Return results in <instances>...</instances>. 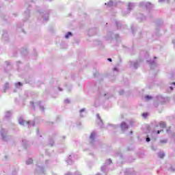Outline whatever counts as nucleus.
Returning a JSON list of instances; mask_svg holds the SVG:
<instances>
[{
	"instance_id": "obj_1",
	"label": "nucleus",
	"mask_w": 175,
	"mask_h": 175,
	"mask_svg": "<svg viewBox=\"0 0 175 175\" xmlns=\"http://www.w3.org/2000/svg\"><path fill=\"white\" fill-rule=\"evenodd\" d=\"M95 136H96V134L94 132H92L90 136V139H91V140L92 142H94V140H95Z\"/></svg>"
},
{
	"instance_id": "obj_2",
	"label": "nucleus",
	"mask_w": 175,
	"mask_h": 175,
	"mask_svg": "<svg viewBox=\"0 0 175 175\" xmlns=\"http://www.w3.org/2000/svg\"><path fill=\"white\" fill-rule=\"evenodd\" d=\"M27 165H32V163H33V160H32V159H29L27 161H26Z\"/></svg>"
},
{
	"instance_id": "obj_3",
	"label": "nucleus",
	"mask_w": 175,
	"mask_h": 175,
	"mask_svg": "<svg viewBox=\"0 0 175 175\" xmlns=\"http://www.w3.org/2000/svg\"><path fill=\"white\" fill-rule=\"evenodd\" d=\"M159 125H160L161 128H166V123H165L163 122H160Z\"/></svg>"
},
{
	"instance_id": "obj_4",
	"label": "nucleus",
	"mask_w": 175,
	"mask_h": 175,
	"mask_svg": "<svg viewBox=\"0 0 175 175\" xmlns=\"http://www.w3.org/2000/svg\"><path fill=\"white\" fill-rule=\"evenodd\" d=\"M69 36H72V33H71V32H68V33L65 36L66 39H69Z\"/></svg>"
},
{
	"instance_id": "obj_5",
	"label": "nucleus",
	"mask_w": 175,
	"mask_h": 175,
	"mask_svg": "<svg viewBox=\"0 0 175 175\" xmlns=\"http://www.w3.org/2000/svg\"><path fill=\"white\" fill-rule=\"evenodd\" d=\"M19 124L21 125H24V124H25V121H24L23 119H20L19 120Z\"/></svg>"
},
{
	"instance_id": "obj_6",
	"label": "nucleus",
	"mask_w": 175,
	"mask_h": 175,
	"mask_svg": "<svg viewBox=\"0 0 175 175\" xmlns=\"http://www.w3.org/2000/svg\"><path fill=\"white\" fill-rule=\"evenodd\" d=\"M148 116V113H142V116H144V118H147V116Z\"/></svg>"
},
{
	"instance_id": "obj_7",
	"label": "nucleus",
	"mask_w": 175,
	"mask_h": 175,
	"mask_svg": "<svg viewBox=\"0 0 175 175\" xmlns=\"http://www.w3.org/2000/svg\"><path fill=\"white\" fill-rule=\"evenodd\" d=\"M146 99H148V100H149V99H152V98L150 96H146Z\"/></svg>"
},
{
	"instance_id": "obj_8",
	"label": "nucleus",
	"mask_w": 175,
	"mask_h": 175,
	"mask_svg": "<svg viewBox=\"0 0 175 175\" xmlns=\"http://www.w3.org/2000/svg\"><path fill=\"white\" fill-rule=\"evenodd\" d=\"M124 125H126L125 122H122V123L121 124V128H122V129H124Z\"/></svg>"
},
{
	"instance_id": "obj_9",
	"label": "nucleus",
	"mask_w": 175,
	"mask_h": 175,
	"mask_svg": "<svg viewBox=\"0 0 175 175\" xmlns=\"http://www.w3.org/2000/svg\"><path fill=\"white\" fill-rule=\"evenodd\" d=\"M167 141H166V140H161V142H160V143H167Z\"/></svg>"
},
{
	"instance_id": "obj_10",
	"label": "nucleus",
	"mask_w": 175,
	"mask_h": 175,
	"mask_svg": "<svg viewBox=\"0 0 175 175\" xmlns=\"http://www.w3.org/2000/svg\"><path fill=\"white\" fill-rule=\"evenodd\" d=\"M161 132H163V130L158 131L157 133V135H159V133H161Z\"/></svg>"
},
{
	"instance_id": "obj_11",
	"label": "nucleus",
	"mask_w": 175,
	"mask_h": 175,
	"mask_svg": "<svg viewBox=\"0 0 175 175\" xmlns=\"http://www.w3.org/2000/svg\"><path fill=\"white\" fill-rule=\"evenodd\" d=\"M163 157H165V154H160V158H163Z\"/></svg>"
},
{
	"instance_id": "obj_12",
	"label": "nucleus",
	"mask_w": 175,
	"mask_h": 175,
	"mask_svg": "<svg viewBox=\"0 0 175 175\" xmlns=\"http://www.w3.org/2000/svg\"><path fill=\"white\" fill-rule=\"evenodd\" d=\"M150 137H147V138H146V142H150Z\"/></svg>"
},
{
	"instance_id": "obj_13",
	"label": "nucleus",
	"mask_w": 175,
	"mask_h": 175,
	"mask_svg": "<svg viewBox=\"0 0 175 175\" xmlns=\"http://www.w3.org/2000/svg\"><path fill=\"white\" fill-rule=\"evenodd\" d=\"M108 61H109V62H111V58H108Z\"/></svg>"
},
{
	"instance_id": "obj_14",
	"label": "nucleus",
	"mask_w": 175,
	"mask_h": 175,
	"mask_svg": "<svg viewBox=\"0 0 175 175\" xmlns=\"http://www.w3.org/2000/svg\"><path fill=\"white\" fill-rule=\"evenodd\" d=\"M18 85H21V83L19 82V83H18Z\"/></svg>"
},
{
	"instance_id": "obj_15",
	"label": "nucleus",
	"mask_w": 175,
	"mask_h": 175,
	"mask_svg": "<svg viewBox=\"0 0 175 175\" xmlns=\"http://www.w3.org/2000/svg\"><path fill=\"white\" fill-rule=\"evenodd\" d=\"M173 84L175 85V82H174Z\"/></svg>"
}]
</instances>
